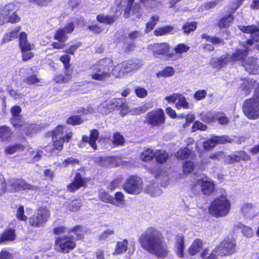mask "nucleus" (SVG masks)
Listing matches in <instances>:
<instances>
[{"label": "nucleus", "instance_id": "nucleus-1", "mask_svg": "<svg viewBox=\"0 0 259 259\" xmlns=\"http://www.w3.org/2000/svg\"><path fill=\"white\" fill-rule=\"evenodd\" d=\"M139 241L141 247L150 254L158 258L167 256L168 247L158 230L153 227L147 228L141 235Z\"/></svg>", "mask_w": 259, "mask_h": 259}, {"label": "nucleus", "instance_id": "nucleus-2", "mask_svg": "<svg viewBox=\"0 0 259 259\" xmlns=\"http://www.w3.org/2000/svg\"><path fill=\"white\" fill-rule=\"evenodd\" d=\"M80 226H76L70 229L68 235H62L57 237L55 240V249L62 253H68L76 246L75 241L82 237V231Z\"/></svg>", "mask_w": 259, "mask_h": 259}, {"label": "nucleus", "instance_id": "nucleus-3", "mask_svg": "<svg viewBox=\"0 0 259 259\" xmlns=\"http://www.w3.org/2000/svg\"><path fill=\"white\" fill-rule=\"evenodd\" d=\"M112 61L110 58H104L90 67L92 79L103 81L109 77L112 74Z\"/></svg>", "mask_w": 259, "mask_h": 259}, {"label": "nucleus", "instance_id": "nucleus-4", "mask_svg": "<svg viewBox=\"0 0 259 259\" xmlns=\"http://www.w3.org/2000/svg\"><path fill=\"white\" fill-rule=\"evenodd\" d=\"M243 112L249 119H256L259 118V83L255 88L253 97L244 102Z\"/></svg>", "mask_w": 259, "mask_h": 259}, {"label": "nucleus", "instance_id": "nucleus-5", "mask_svg": "<svg viewBox=\"0 0 259 259\" xmlns=\"http://www.w3.org/2000/svg\"><path fill=\"white\" fill-rule=\"evenodd\" d=\"M230 209V203L225 196L215 199L211 203L209 212L216 217L225 216Z\"/></svg>", "mask_w": 259, "mask_h": 259}, {"label": "nucleus", "instance_id": "nucleus-6", "mask_svg": "<svg viewBox=\"0 0 259 259\" xmlns=\"http://www.w3.org/2000/svg\"><path fill=\"white\" fill-rule=\"evenodd\" d=\"M72 137V133L68 132L65 126L58 125L54 131L53 140L54 148L61 150L64 142H68Z\"/></svg>", "mask_w": 259, "mask_h": 259}, {"label": "nucleus", "instance_id": "nucleus-7", "mask_svg": "<svg viewBox=\"0 0 259 259\" xmlns=\"http://www.w3.org/2000/svg\"><path fill=\"white\" fill-rule=\"evenodd\" d=\"M16 8L14 4H9L0 10V25L10 22L15 23L19 21L20 17L16 13Z\"/></svg>", "mask_w": 259, "mask_h": 259}, {"label": "nucleus", "instance_id": "nucleus-8", "mask_svg": "<svg viewBox=\"0 0 259 259\" xmlns=\"http://www.w3.org/2000/svg\"><path fill=\"white\" fill-rule=\"evenodd\" d=\"M143 183L141 178L136 176H130L123 185V189L128 194L138 195L142 192Z\"/></svg>", "mask_w": 259, "mask_h": 259}, {"label": "nucleus", "instance_id": "nucleus-9", "mask_svg": "<svg viewBox=\"0 0 259 259\" xmlns=\"http://www.w3.org/2000/svg\"><path fill=\"white\" fill-rule=\"evenodd\" d=\"M140 66V64L132 61L124 62L118 64L114 67L112 66L111 72L112 75L115 77H121L131 71L138 69Z\"/></svg>", "mask_w": 259, "mask_h": 259}, {"label": "nucleus", "instance_id": "nucleus-10", "mask_svg": "<svg viewBox=\"0 0 259 259\" xmlns=\"http://www.w3.org/2000/svg\"><path fill=\"white\" fill-rule=\"evenodd\" d=\"M50 217V211L45 207H40L29 218V223L34 228L42 227Z\"/></svg>", "mask_w": 259, "mask_h": 259}, {"label": "nucleus", "instance_id": "nucleus-11", "mask_svg": "<svg viewBox=\"0 0 259 259\" xmlns=\"http://www.w3.org/2000/svg\"><path fill=\"white\" fill-rule=\"evenodd\" d=\"M148 49L152 51L153 55L155 57H159L160 55L165 56L167 58L176 59L178 56L173 53H169V46L166 43L154 44L150 45Z\"/></svg>", "mask_w": 259, "mask_h": 259}, {"label": "nucleus", "instance_id": "nucleus-12", "mask_svg": "<svg viewBox=\"0 0 259 259\" xmlns=\"http://www.w3.org/2000/svg\"><path fill=\"white\" fill-rule=\"evenodd\" d=\"M146 122L155 126H160L165 123V114L161 109L149 112L146 117Z\"/></svg>", "mask_w": 259, "mask_h": 259}, {"label": "nucleus", "instance_id": "nucleus-13", "mask_svg": "<svg viewBox=\"0 0 259 259\" xmlns=\"http://www.w3.org/2000/svg\"><path fill=\"white\" fill-rule=\"evenodd\" d=\"M199 186L202 192L204 194H209L214 190V184L210 178L204 175H199L194 182V186Z\"/></svg>", "mask_w": 259, "mask_h": 259}, {"label": "nucleus", "instance_id": "nucleus-14", "mask_svg": "<svg viewBox=\"0 0 259 259\" xmlns=\"http://www.w3.org/2000/svg\"><path fill=\"white\" fill-rule=\"evenodd\" d=\"M218 247L221 256L231 255L235 252L236 242L233 238H227Z\"/></svg>", "mask_w": 259, "mask_h": 259}, {"label": "nucleus", "instance_id": "nucleus-15", "mask_svg": "<svg viewBox=\"0 0 259 259\" xmlns=\"http://www.w3.org/2000/svg\"><path fill=\"white\" fill-rule=\"evenodd\" d=\"M8 186L12 191H19L22 190H35L36 187L26 183L21 179H11L8 182Z\"/></svg>", "mask_w": 259, "mask_h": 259}, {"label": "nucleus", "instance_id": "nucleus-16", "mask_svg": "<svg viewBox=\"0 0 259 259\" xmlns=\"http://www.w3.org/2000/svg\"><path fill=\"white\" fill-rule=\"evenodd\" d=\"M239 29L244 33L250 34L251 39L248 40L246 44L251 46L254 41H257L259 39V28L255 25L238 26Z\"/></svg>", "mask_w": 259, "mask_h": 259}, {"label": "nucleus", "instance_id": "nucleus-17", "mask_svg": "<svg viewBox=\"0 0 259 259\" xmlns=\"http://www.w3.org/2000/svg\"><path fill=\"white\" fill-rule=\"evenodd\" d=\"M232 141V140L228 136L213 137L204 142L203 147L206 150H209L217 144H223L231 143Z\"/></svg>", "mask_w": 259, "mask_h": 259}, {"label": "nucleus", "instance_id": "nucleus-18", "mask_svg": "<svg viewBox=\"0 0 259 259\" xmlns=\"http://www.w3.org/2000/svg\"><path fill=\"white\" fill-rule=\"evenodd\" d=\"M74 28L73 24L70 23L64 28L58 29L55 34V39L62 42L65 41L67 39V34L71 33L73 31Z\"/></svg>", "mask_w": 259, "mask_h": 259}, {"label": "nucleus", "instance_id": "nucleus-19", "mask_svg": "<svg viewBox=\"0 0 259 259\" xmlns=\"http://www.w3.org/2000/svg\"><path fill=\"white\" fill-rule=\"evenodd\" d=\"M19 123L20 124V125L14 127L16 130H18L22 135H30L36 131V126L34 124L25 122L23 120H21Z\"/></svg>", "mask_w": 259, "mask_h": 259}, {"label": "nucleus", "instance_id": "nucleus-20", "mask_svg": "<svg viewBox=\"0 0 259 259\" xmlns=\"http://www.w3.org/2000/svg\"><path fill=\"white\" fill-rule=\"evenodd\" d=\"M134 1L135 0H128L124 13L125 17H128L130 16L131 11L132 15H135L137 18H139L140 17L141 15L140 7L136 4L133 5Z\"/></svg>", "mask_w": 259, "mask_h": 259}, {"label": "nucleus", "instance_id": "nucleus-21", "mask_svg": "<svg viewBox=\"0 0 259 259\" xmlns=\"http://www.w3.org/2000/svg\"><path fill=\"white\" fill-rule=\"evenodd\" d=\"M243 66L245 70L250 74H255L257 72L258 66L256 63V59L248 58L243 61Z\"/></svg>", "mask_w": 259, "mask_h": 259}, {"label": "nucleus", "instance_id": "nucleus-22", "mask_svg": "<svg viewBox=\"0 0 259 259\" xmlns=\"http://www.w3.org/2000/svg\"><path fill=\"white\" fill-rule=\"evenodd\" d=\"M85 181L81 177L80 174L77 173L74 178L73 181L67 186V190L70 192H74L79 188L84 186Z\"/></svg>", "mask_w": 259, "mask_h": 259}, {"label": "nucleus", "instance_id": "nucleus-23", "mask_svg": "<svg viewBox=\"0 0 259 259\" xmlns=\"http://www.w3.org/2000/svg\"><path fill=\"white\" fill-rule=\"evenodd\" d=\"M241 46L243 47L242 50L237 49L236 52L233 54L232 56L228 55L231 61H242V62L247 55L248 48L245 46L244 43Z\"/></svg>", "mask_w": 259, "mask_h": 259}, {"label": "nucleus", "instance_id": "nucleus-24", "mask_svg": "<svg viewBox=\"0 0 259 259\" xmlns=\"http://www.w3.org/2000/svg\"><path fill=\"white\" fill-rule=\"evenodd\" d=\"M230 62L228 55H223L221 57L218 58L213 59L211 62V64L213 68L220 69L225 67L227 63Z\"/></svg>", "mask_w": 259, "mask_h": 259}, {"label": "nucleus", "instance_id": "nucleus-25", "mask_svg": "<svg viewBox=\"0 0 259 259\" xmlns=\"http://www.w3.org/2000/svg\"><path fill=\"white\" fill-rule=\"evenodd\" d=\"M255 206L251 203H245L241 207V212L247 218L253 217L255 215Z\"/></svg>", "mask_w": 259, "mask_h": 259}, {"label": "nucleus", "instance_id": "nucleus-26", "mask_svg": "<svg viewBox=\"0 0 259 259\" xmlns=\"http://www.w3.org/2000/svg\"><path fill=\"white\" fill-rule=\"evenodd\" d=\"M21 111V109L19 106H14L12 107L11 109V112L12 115L11 118V122L13 126H18L20 124H19V122L22 120L20 118V113Z\"/></svg>", "mask_w": 259, "mask_h": 259}, {"label": "nucleus", "instance_id": "nucleus-27", "mask_svg": "<svg viewBox=\"0 0 259 259\" xmlns=\"http://www.w3.org/2000/svg\"><path fill=\"white\" fill-rule=\"evenodd\" d=\"M255 83V80L253 79L248 78L244 79L240 87L242 95L246 96L249 94Z\"/></svg>", "mask_w": 259, "mask_h": 259}, {"label": "nucleus", "instance_id": "nucleus-28", "mask_svg": "<svg viewBox=\"0 0 259 259\" xmlns=\"http://www.w3.org/2000/svg\"><path fill=\"white\" fill-rule=\"evenodd\" d=\"M99 136V133L97 130H93L91 132L90 137L84 136L82 137L83 142H88L90 145L94 149H96V141Z\"/></svg>", "mask_w": 259, "mask_h": 259}, {"label": "nucleus", "instance_id": "nucleus-29", "mask_svg": "<svg viewBox=\"0 0 259 259\" xmlns=\"http://www.w3.org/2000/svg\"><path fill=\"white\" fill-rule=\"evenodd\" d=\"M19 45L21 51L27 50H31L33 45H30L27 40V34L24 32H21L19 36Z\"/></svg>", "mask_w": 259, "mask_h": 259}, {"label": "nucleus", "instance_id": "nucleus-30", "mask_svg": "<svg viewBox=\"0 0 259 259\" xmlns=\"http://www.w3.org/2000/svg\"><path fill=\"white\" fill-rule=\"evenodd\" d=\"M203 241L199 239H195L189 249V253L194 255L200 251L202 248Z\"/></svg>", "mask_w": 259, "mask_h": 259}, {"label": "nucleus", "instance_id": "nucleus-31", "mask_svg": "<svg viewBox=\"0 0 259 259\" xmlns=\"http://www.w3.org/2000/svg\"><path fill=\"white\" fill-rule=\"evenodd\" d=\"M15 231L13 229L6 230L0 237V243L7 241H13L15 239Z\"/></svg>", "mask_w": 259, "mask_h": 259}, {"label": "nucleus", "instance_id": "nucleus-32", "mask_svg": "<svg viewBox=\"0 0 259 259\" xmlns=\"http://www.w3.org/2000/svg\"><path fill=\"white\" fill-rule=\"evenodd\" d=\"M21 30V27L18 26L17 28L12 30L9 32L7 33L4 36L2 43L5 44L12 40L14 38H16L18 37V33Z\"/></svg>", "mask_w": 259, "mask_h": 259}, {"label": "nucleus", "instance_id": "nucleus-33", "mask_svg": "<svg viewBox=\"0 0 259 259\" xmlns=\"http://www.w3.org/2000/svg\"><path fill=\"white\" fill-rule=\"evenodd\" d=\"M96 19L99 22L108 25L112 24L116 20L114 16L105 15L104 14L98 15Z\"/></svg>", "mask_w": 259, "mask_h": 259}, {"label": "nucleus", "instance_id": "nucleus-34", "mask_svg": "<svg viewBox=\"0 0 259 259\" xmlns=\"http://www.w3.org/2000/svg\"><path fill=\"white\" fill-rule=\"evenodd\" d=\"M168 158V154L163 150H157L155 151V159L159 163H163L166 161Z\"/></svg>", "mask_w": 259, "mask_h": 259}, {"label": "nucleus", "instance_id": "nucleus-35", "mask_svg": "<svg viewBox=\"0 0 259 259\" xmlns=\"http://www.w3.org/2000/svg\"><path fill=\"white\" fill-rule=\"evenodd\" d=\"M219 253L220 251H219L218 247H216L210 252H209L208 249L204 250L201 253V256L204 259H214L218 255H220Z\"/></svg>", "mask_w": 259, "mask_h": 259}, {"label": "nucleus", "instance_id": "nucleus-36", "mask_svg": "<svg viewBox=\"0 0 259 259\" xmlns=\"http://www.w3.org/2000/svg\"><path fill=\"white\" fill-rule=\"evenodd\" d=\"M11 135V130L9 126L5 125L0 127V139L2 141L8 140Z\"/></svg>", "mask_w": 259, "mask_h": 259}, {"label": "nucleus", "instance_id": "nucleus-37", "mask_svg": "<svg viewBox=\"0 0 259 259\" xmlns=\"http://www.w3.org/2000/svg\"><path fill=\"white\" fill-rule=\"evenodd\" d=\"M233 21L232 15H228L222 18L219 23V26L221 28H226L230 26Z\"/></svg>", "mask_w": 259, "mask_h": 259}, {"label": "nucleus", "instance_id": "nucleus-38", "mask_svg": "<svg viewBox=\"0 0 259 259\" xmlns=\"http://www.w3.org/2000/svg\"><path fill=\"white\" fill-rule=\"evenodd\" d=\"M155 150L151 149H147L141 153V159L144 161H149L155 158Z\"/></svg>", "mask_w": 259, "mask_h": 259}, {"label": "nucleus", "instance_id": "nucleus-39", "mask_svg": "<svg viewBox=\"0 0 259 259\" xmlns=\"http://www.w3.org/2000/svg\"><path fill=\"white\" fill-rule=\"evenodd\" d=\"M108 106L110 112L116 109V108L120 107L122 104V100L121 99H114L110 101H106Z\"/></svg>", "mask_w": 259, "mask_h": 259}, {"label": "nucleus", "instance_id": "nucleus-40", "mask_svg": "<svg viewBox=\"0 0 259 259\" xmlns=\"http://www.w3.org/2000/svg\"><path fill=\"white\" fill-rule=\"evenodd\" d=\"M127 244L128 242L126 240L118 241L116 244L115 253L116 254H120L125 251L127 249Z\"/></svg>", "mask_w": 259, "mask_h": 259}, {"label": "nucleus", "instance_id": "nucleus-41", "mask_svg": "<svg viewBox=\"0 0 259 259\" xmlns=\"http://www.w3.org/2000/svg\"><path fill=\"white\" fill-rule=\"evenodd\" d=\"M178 100V101L176 104V107L177 109H180L181 108H183L184 109L189 108V103L187 102L186 98L182 94H180Z\"/></svg>", "mask_w": 259, "mask_h": 259}, {"label": "nucleus", "instance_id": "nucleus-42", "mask_svg": "<svg viewBox=\"0 0 259 259\" xmlns=\"http://www.w3.org/2000/svg\"><path fill=\"white\" fill-rule=\"evenodd\" d=\"M191 154V151L188 148L181 149L176 154L177 158L184 159L188 158Z\"/></svg>", "mask_w": 259, "mask_h": 259}, {"label": "nucleus", "instance_id": "nucleus-43", "mask_svg": "<svg viewBox=\"0 0 259 259\" xmlns=\"http://www.w3.org/2000/svg\"><path fill=\"white\" fill-rule=\"evenodd\" d=\"M124 194L121 192H116L115 194V197H113L114 203H112V204L119 206L121 205H122L124 203L125 200L124 199Z\"/></svg>", "mask_w": 259, "mask_h": 259}, {"label": "nucleus", "instance_id": "nucleus-44", "mask_svg": "<svg viewBox=\"0 0 259 259\" xmlns=\"http://www.w3.org/2000/svg\"><path fill=\"white\" fill-rule=\"evenodd\" d=\"M23 149V147L21 144H15L7 146L5 151L6 154H13L19 150H22Z\"/></svg>", "mask_w": 259, "mask_h": 259}, {"label": "nucleus", "instance_id": "nucleus-45", "mask_svg": "<svg viewBox=\"0 0 259 259\" xmlns=\"http://www.w3.org/2000/svg\"><path fill=\"white\" fill-rule=\"evenodd\" d=\"M159 20V17L157 16H153L151 18L150 21H149L146 24V27L145 29V32L148 33L152 30L157 22Z\"/></svg>", "mask_w": 259, "mask_h": 259}, {"label": "nucleus", "instance_id": "nucleus-46", "mask_svg": "<svg viewBox=\"0 0 259 259\" xmlns=\"http://www.w3.org/2000/svg\"><path fill=\"white\" fill-rule=\"evenodd\" d=\"M99 196L100 199L103 202L110 203L111 204L112 203H114L113 201L114 200H113V197L110 196L108 193L103 190H101L99 192Z\"/></svg>", "mask_w": 259, "mask_h": 259}, {"label": "nucleus", "instance_id": "nucleus-47", "mask_svg": "<svg viewBox=\"0 0 259 259\" xmlns=\"http://www.w3.org/2000/svg\"><path fill=\"white\" fill-rule=\"evenodd\" d=\"M82 205L81 201L80 199H76L72 201L68 205V208L72 211H77Z\"/></svg>", "mask_w": 259, "mask_h": 259}, {"label": "nucleus", "instance_id": "nucleus-48", "mask_svg": "<svg viewBox=\"0 0 259 259\" xmlns=\"http://www.w3.org/2000/svg\"><path fill=\"white\" fill-rule=\"evenodd\" d=\"M172 29L173 27L172 26H166L156 29L154 33L155 35H162L170 32Z\"/></svg>", "mask_w": 259, "mask_h": 259}, {"label": "nucleus", "instance_id": "nucleus-49", "mask_svg": "<svg viewBox=\"0 0 259 259\" xmlns=\"http://www.w3.org/2000/svg\"><path fill=\"white\" fill-rule=\"evenodd\" d=\"M197 23L195 22H187L183 26L184 32L186 34H189L190 32L193 31L196 28Z\"/></svg>", "mask_w": 259, "mask_h": 259}, {"label": "nucleus", "instance_id": "nucleus-50", "mask_svg": "<svg viewBox=\"0 0 259 259\" xmlns=\"http://www.w3.org/2000/svg\"><path fill=\"white\" fill-rule=\"evenodd\" d=\"M216 114L211 112H208L203 115L201 117V120L206 123H210L215 120Z\"/></svg>", "mask_w": 259, "mask_h": 259}, {"label": "nucleus", "instance_id": "nucleus-51", "mask_svg": "<svg viewBox=\"0 0 259 259\" xmlns=\"http://www.w3.org/2000/svg\"><path fill=\"white\" fill-rule=\"evenodd\" d=\"M190 47L189 46H186L184 44H180L175 47L174 49L175 52V54L177 55L176 54H182L186 53L188 51Z\"/></svg>", "mask_w": 259, "mask_h": 259}, {"label": "nucleus", "instance_id": "nucleus-52", "mask_svg": "<svg viewBox=\"0 0 259 259\" xmlns=\"http://www.w3.org/2000/svg\"><path fill=\"white\" fill-rule=\"evenodd\" d=\"M225 161L227 163H232L234 162L239 161V153L237 152L231 155H228L225 157Z\"/></svg>", "mask_w": 259, "mask_h": 259}, {"label": "nucleus", "instance_id": "nucleus-53", "mask_svg": "<svg viewBox=\"0 0 259 259\" xmlns=\"http://www.w3.org/2000/svg\"><path fill=\"white\" fill-rule=\"evenodd\" d=\"M174 73V69L171 67H167L165 68L162 72H160L157 76L158 77H168L172 76Z\"/></svg>", "mask_w": 259, "mask_h": 259}, {"label": "nucleus", "instance_id": "nucleus-54", "mask_svg": "<svg viewBox=\"0 0 259 259\" xmlns=\"http://www.w3.org/2000/svg\"><path fill=\"white\" fill-rule=\"evenodd\" d=\"M83 120L78 115L72 116L67 119V123L72 125L79 124Z\"/></svg>", "mask_w": 259, "mask_h": 259}, {"label": "nucleus", "instance_id": "nucleus-55", "mask_svg": "<svg viewBox=\"0 0 259 259\" xmlns=\"http://www.w3.org/2000/svg\"><path fill=\"white\" fill-rule=\"evenodd\" d=\"M71 78L70 74H66V76H63L62 75H58L54 77V80L57 83H63L68 82Z\"/></svg>", "mask_w": 259, "mask_h": 259}, {"label": "nucleus", "instance_id": "nucleus-56", "mask_svg": "<svg viewBox=\"0 0 259 259\" xmlns=\"http://www.w3.org/2000/svg\"><path fill=\"white\" fill-rule=\"evenodd\" d=\"M215 120H218L221 124H226L229 122V119L224 113H216Z\"/></svg>", "mask_w": 259, "mask_h": 259}, {"label": "nucleus", "instance_id": "nucleus-57", "mask_svg": "<svg viewBox=\"0 0 259 259\" xmlns=\"http://www.w3.org/2000/svg\"><path fill=\"white\" fill-rule=\"evenodd\" d=\"M194 164L193 162L188 161L185 162L183 165V172L186 174L190 173L194 169Z\"/></svg>", "mask_w": 259, "mask_h": 259}, {"label": "nucleus", "instance_id": "nucleus-58", "mask_svg": "<svg viewBox=\"0 0 259 259\" xmlns=\"http://www.w3.org/2000/svg\"><path fill=\"white\" fill-rule=\"evenodd\" d=\"M17 218L21 221H26L27 219L26 215L24 214V208L23 206L19 207L16 213Z\"/></svg>", "mask_w": 259, "mask_h": 259}, {"label": "nucleus", "instance_id": "nucleus-59", "mask_svg": "<svg viewBox=\"0 0 259 259\" xmlns=\"http://www.w3.org/2000/svg\"><path fill=\"white\" fill-rule=\"evenodd\" d=\"M124 140L122 136L119 133L114 134L113 137V142L116 145H122L124 143Z\"/></svg>", "mask_w": 259, "mask_h": 259}, {"label": "nucleus", "instance_id": "nucleus-60", "mask_svg": "<svg viewBox=\"0 0 259 259\" xmlns=\"http://www.w3.org/2000/svg\"><path fill=\"white\" fill-rule=\"evenodd\" d=\"M135 93L138 97L141 98H145L148 95L147 91L145 89L140 87L136 88Z\"/></svg>", "mask_w": 259, "mask_h": 259}, {"label": "nucleus", "instance_id": "nucleus-61", "mask_svg": "<svg viewBox=\"0 0 259 259\" xmlns=\"http://www.w3.org/2000/svg\"><path fill=\"white\" fill-rule=\"evenodd\" d=\"M8 92H9L10 95L14 98L15 99H21L24 96L23 93H21L18 90L8 89Z\"/></svg>", "mask_w": 259, "mask_h": 259}, {"label": "nucleus", "instance_id": "nucleus-62", "mask_svg": "<svg viewBox=\"0 0 259 259\" xmlns=\"http://www.w3.org/2000/svg\"><path fill=\"white\" fill-rule=\"evenodd\" d=\"M114 232L112 230L107 229L104 232H103L99 236V240H105L107 239L109 236L112 235L114 234Z\"/></svg>", "mask_w": 259, "mask_h": 259}, {"label": "nucleus", "instance_id": "nucleus-63", "mask_svg": "<svg viewBox=\"0 0 259 259\" xmlns=\"http://www.w3.org/2000/svg\"><path fill=\"white\" fill-rule=\"evenodd\" d=\"M207 128V126L206 125L203 124L202 123L199 121H195L192 126V132H195L197 130H199L201 131H205Z\"/></svg>", "mask_w": 259, "mask_h": 259}, {"label": "nucleus", "instance_id": "nucleus-64", "mask_svg": "<svg viewBox=\"0 0 259 259\" xmlns=\"http://www.w3.org/2000/svg\"><path fill=\"white\" fill-rule=\"evenodd\" d=\"M78 163L79 161L78 160V159L73 158L72 157H70L64 160L62 162V164L64 165V167H67L69 165H71L73 166L78 164Z\"/></svg>", "mask_w": 259, "mask_h": 259}]
</instances>
